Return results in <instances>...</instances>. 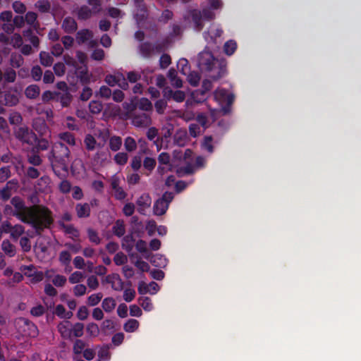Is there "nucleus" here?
Here are the masks:
<instances>
[{"label":"nucleus","instance_id":"obj_23","mask_svg":"<svg viewBox=\"0 0 361 361\" xmlns=\"http://www.w3.org/2000/svg\"><path fill=\"white\" fill-rule=\"evenodd\" d=\"M135 102L137 110L140 109L145 111L152 110V104L147 98L142 97L139 99H135Z\"/></svg>","mask_w":361,"mask_h":361},{"label":"nucleus","instance_id":"obj_24","mask_svg":"<svg viewBox=\"0 0 361 361\" xmlns=\"http://www.w3.org/2000/svg\"><path fill=\"white\" fill-rule=\"evenodd\" d=\"M92 37V32L87 29L79 30L76 34V40L78 44H83Z\"/></svg>","mask_w":361,"mask_h":361},{"label":"nucleus","instance_id":"obj_7","mask_svg":"<svg viewBox=\"0 0 361 361\" xmlns=\"http://www.w3.org/2000/svg\"><path fill=\"white\" fill-rule=\"evenodd\" d=\"M214 97L216 99L226 102V105L222 107V111L224 115L228 114L231 111V106L234 102V95L228 93L227 90L221 89L215 92Z\"/></svg>","mask_w":361,"mask_h":361},{"label":"nucleus","instance_id":"obj_22","mask_svg":"<svg viewBox=\"0 0 361 361\" xmlns=\"http://www.w3.org/2000/svg\"><path fill=\"white\" fill-rule=\"evenodd\" d=\"M40 89L37 85H30L25 88V94L27 98L30 99H36L39 97Z\"/></svg>","mask_w":361,"mask_h":361},{"label":"nucleus","instance_id":"obj_16","mask_svg":"<svg viewBox=\"0 0 361 361\" xmlns=\"http://www.w3.org/2000/svg\"><path fill=\"white\" fill-rule=\"evenodd\" d=\"M168 208L167 203L162 200L158 199L153 206L154 214L157 216H161L166 212Z\"/></svg>","mask_w":361,"mask_h":361},{"label":"nucleus","instance_id":"obj_13","mask_svg":"<svg viewBox=\"0 0 361 361\" xmlns=\"http://www.w3.org/2000/svg\"><path fill=\"white\" fill-rule=\"evenodd\" d=\"M134 4L139 13H136L137 20H142L147 17V10L144 0H134Z\"/></svg>","mask_w":361,"mask_h":361},{"label":"nucleus","instance_id":"obj_34","mask_svg":"<svg viewBox=\"0 0 361 361\" xmlns=\"http://www.w3.org/2000/svg\"><path fill=\"white\" fill-rule=\"evenodd\" d=\"M156 164L157 162L155 159L149 157L145 158L143 160V167L145 169L148 171V173H147V176H149L154 169Z\"/></svg>","mask_w":361,"mask_h":361},{"label":"nucleus","instance_id":"obj_37","mask_svg":"<svg viewBox=\"0 0 361 361\" xmlns=\"http://www.w3.org/2000/svg\"><path fill=\"white\" fill-rule=\"evenodd\" d=\"M109 148L114 151L116 152L120 149L122 145V139L119 136H112L109 140Z\"/></svg>","mask_w":361,"mask_h":361},{"label":"nucleus","instance_id":"obj_26","mask_svg":"<svg viewBox=\"0 0 361 361\" xmlns=\"http://www.w3.org/2000/svg\"><path fill=\"white\" fill-rule=\"evenodd\" d=\"M116 305V300L111 297L106 298L102 300V307L107 313L111 312L115 309Z\"/></svg>","mask_w":361,"mask_h":361},{"label":"nucleus","instance_id":"obj_17","mask_svg":"<svg viewBox=\"0 0 361 361\" xmlns=\"http://www.w3.org/2000/svg\"><path fill=\"white\" fill-rule=\"evenodd\" d=\"M32 127L40 135H45L49 131L47 123L42 119H35L33 121Z\"/></svg>","mask_w":361,"mask_h":361},{"label":"nucleus","instance_id":"obj_39","mask_svg":"<svg viewBox=\"0 0 361 361\" xmlns=\"http://www.w3.org/2000/svg\"><path fill=\"white\" fill-rule=\"evenodd\" d=\"M25 232V228L23 226L20 224H16L15 226H13L11 232V237L14 239L15 240H17L18 238Z\"/></svg>","mask_w":361,"mask_h":361},{"label":"nucleus","instance_id":"obj_41","mask_svg":"<svg viewBox=\"0 0 361 361\" xmlns=\"http://www.w3.org/2000/svg\"><path fill=\"white\" fill-rule=\"evenodd\" d=\"M124 147L127 152H131L137 149V143L133 137L128 136L124 140Z\"/></svg>","mask_w":361,"mask_h":361},{"label":"nucleus","instance_id":"obj_63","mask_svg":"<svg viewBox=\"0 0 361 361\" xmlns=\"http://www.w3.org/2000/svg\"><path fill=\"white\" fill-rule=\"evenodd\" d=\"M11 176L10 166H3L0 168V182L6 181Z\"/></svg>","mask_w":361,"mask_h":361},{"label":"nucleus","instance_id":"obj_25","mask_svg":"<svg viewBox=\"0 0 361 361\" xmlns=\"http://www.w3.org/2000/svg\"><path fill=\"white\" fill-rule=\"evenodd\" d=\"M59 225L66 234L72 235L75 238L79 237V231L73 224H66L62 221H59Z\"/></svg>","mask_w":361,"mask_h":361},{"label":"nucleus","instance_id":"obj_28","mask_svg":"<svg viewBox=\"0 0 361 361\" xmlns=\"http://www.w3.org/2000/svg\"><path fill=\"white\" fill-rule=\"evenodd\" d=\"M39 61L42 66L48 67L52 65L54 59L49 53L41 51L39 53Z\"/></svg>","mask_w":361,"mask_h":361},{"label":"nucleus","instance_id":"obj_30","mask_svg":"<svg viewBox=\"0 0 361 361\" xmlns=\"http://www.w3.org/2000/svg\"><path fill=\"white\" fill-rule=\"evenodd\" d=\"M139 327V322L135 319H128L123 325V329L126 332L132 333Z\"/></svg>","mask_w":361,"mask_h":361},{"label":"nucleus","instance_id":"obj_61","mask_svg":"<svg viewBox=\"0 0 361 361\" xmlns=\"http://www.w3.org/2000/svg\"><path fill=\"white\" fill-rule=\"evenodd\" d=\"M114 329V322L111 319H105L101 325V330L103 333H106L108 331H113Z\"/></svg>","mask_w":361,"mask_h":361},{"label":"nucleus","instance_id":"obj_10","mask_svg":"<svg viewBox=\"0 0 361 361\" xmlns=\"http://www.w3.org/2000/svg\"><path fill=\"white\" fill-rule=\"evenodd\" d=\"M139 53L145 59H150L154 54L153 44L149 42H142L138 47Z\"/></svg>","mask_w":361,"mask_h":361},{"label":"nucleus","instance_id":"obj_33","mask_svg":"<svg viewBox=\"0 0 361 361\" xmlns=\"http://www.w3.org/2000/svg\"><path fill=\"white\" fill-rule=\"evenodd\" d=\"M237 49V43L233 39L227 41L224 45V53L228 56H231Z\"/></svg>","mask_w":361,"mask_h":361},{"label":"nucleus","instance_id":"obj_9","mask_svg":"<svg viewBox=\"0 0 361 361\" xmlns=\"http://www.w3.org/2000/svg\"><path fill=\"white\" fill-rule=\"evenodd\" d=\"M131 118L133 124L136 127H147L151 123V118L146 113L136 112Z\"/></svg>","mask_w":361,"mask_h":361},{"label":"nucleus","instance_id":"obj_15","mask_svg":"<svg viewBox=\"0 0 361 361\" xmlns=\"http://www.w3.org/2000/svg\"><path fill=\"white\" fill-rule=\"evenodd\" d=\"M135 238L133 233L123 236L122 239L121 246L123 250L130 253L134 247Z\"/></svg>","mask_w":361,"mask_h":361},{"label":"nucleus","instance_id":"obj_36","mask_svg":"<svg viewBox=\"0 0 361 361\" xmlns=\"http://www.w3.org/2000/svg\"><path fill=\"white\" fill-rule=\"evenodd\" d=\"M103 109V104L98 100H92L89 104V110L92 114H99Z\"/></svg>","mask_w":361,"mask_h":361},{"label":"nucleus","instance_id":"obj_47","mask_svg":"<svg viewBox=\"0 0 361 361\" xmlns=\"http://www.w3.org/2000/svg\"><path fill=\"white\" fill-rule=\"evenodd\" d=\"M177 66L182 74L187 75L189 73L190 66L187 59H180L178 62Z\"/></svg>","mask_w":361,"mask_h":361},{"label":"nucleus","instance_id":"obj_21","mask_svg":"<svg viewBox=\"0 0 361 361\" xmlns=\"http://www.w3.org/2000/svg\"><path fill=\"white\" fill-rule=\"evenodd\" d=\"M191 17L196 30L200 31L203 27L201 11L196 9L191 11Z\"/></svg>","mask_w":361,"mask_h":361},{"label":"nucleus","instance_id":"obj_59","mask_svg":"<svg viewBox=\"0 0 361 361\" xmlns=\"http://www.w3.org/2000/svg\"><path fill=\"white\" fill-rule=\"evenodd\" d=\"M171 63V56L167 54H163L159 59V66L162 69L166 68Z\"/></svg>","mask_w":361,"mask_h":361},{"label":"nucleus","instance_id":"obj_12","mask_svg":"<svg viewBox=\"0 0 361 361\" xmlns=\"http://www.w3.org/2000/svg\"><path fill=\"white\" fill-rule=\"evenodd\" d=\"M70 322L68 321L60 322L57 326L58 331L63 339H71L72 336V330L69 327Z\"/></svg>","mask_w":361,"mask_h":361},{"label":"nucleus","instance_id":"obj_5","mask_svg":"<svg viewBox=\"0 0 361 361\" xmlns=\"http://www.w3.org/2000/svg\"><path fill=\"white\" fill-rule=\"evenodd\" d=\"M16 137L20 141L29 145H34L37 141L36 134L27 127H20L16 131Z\"/></svg>","mask_w":361,"mask_h":361},{"label":"nucleus","instance_id":"obj_54","mask_svg":"<svg viewBox=\"0 0 361 361\" xmlns=\"http://www.w3.org/2000/svg\"><path fill=\"white\" fill-rule=\"evenodd\" d=\"M128 156L126 152H118L114 158V161L121 166L125 165L128 162Z\"/></svg>","mask_w":361,"mask_h":361},{"label":"nucleus","instance_id":"obj_44","mask_svg":"<svg viewBox=\"0 0 361 361\" xmlns=\"http://www.w3.org/2000/svg\"><path fill=\"white\" fill-rule=\"evenodd\" d=\"M84 143L88 151H92L95 149L97 140L92 135L88 134L85 137Z\"/></svg>","mask_w":361,"mask_h":361},{"label":"nucleus","instance_id":"obj_31","mask_svg":"<svg viewBox=\"0 0 361 361\" xmlns=\"http://www.w3.org/2000/svg\"><path fill=\"white\" fill-rule=\"evenodd\" d=\"M35 6L41 13H49L51 9V4L48 0H39Z\"/></svg>","mask_w":361,"mask_h":361},{"label":"nucleus","instance_id":"obj_35","mask_svg":"<svg viewBox=\"0 0 361 361\" xmlns=\"http://www.w3.org/2000/svg\"><path fill=\"white\" fill-rule=\"evenodd\" d=\"M23 36L30 42L34 47H38L39 44V39L37 36L33 35V32L30 29L25 30L23 32Z\"/></svg>","mask_w":361,"mask_h":361},{"label":"nucleus","instance_id":"obj_18","mask_svg":"<svg viewBox=\"0 0 361 361\" xmlns=\"http://www.w3.org/2000/svg\"><path fill=\"white\" fill-rule=\"evenodd\" d=\"M112 232L118 238L124 235L126 233V226L123 220L118 219L116 221L114 225L112 227Z\"/></svg>","mask_w":361,"mask_h":361},{"label":"nucleus","instance_id":"obj_43","mask_svg":"<svg viewBox=\"0 0 361 361\" xmlns=\"http://www.w3.org/2000/svg\"><path fill=\"white\" fill-rule=\"evenodd\" d=\"M186 134L183 132H177L173 136L174 143L179 146L183 147L186 143Z\"/></svg>","mask_w":361,"mask_h":361},{"label":"nucleus","instance_id":"obj_60","mask_svg":"<svg viewBox=\"0 0 361 361\" xmlns=\"http://www.w3.org/2000/svg\"><path fill=\"white\" fill-rule=\"evenodd\" d=\"M64 178H62L63 180L60 183L59 185V189L61 191V192L63 194H67L71 190V184L68 180H66Z\"/></svg>","mask_w":361,"mask_h":361},{"label":"nucleus","instance_id":"obj_11","mask_svg":"<svg viewBox=\"0 0 361 361\" xmlns=\"http://www.w3.org/2000/svg\"><path fill=\"white\" fill-rule=\"evenodd\" d=\"M75 212L78 218H87L90 216V205L88 203H78L75 205Z\"/></svg>","mask_w":361,"mask_h":361},{"label":"nucleus","instance_id":"obj_6","mask_svg":"<svg viewBox=\"0 0 361 361\" xmlns=\"http://www.w3.org/2000/svg\"><path fill=\"white\" fill-rule=\"evenodd\" d=\"M19 102L18 93L15 89L0 92V104L7 106H13Z\"/></svg>","mask_w":361,"mask_h":361},{"label":"nucleus","instance_id":"obj_20","mask_svg":"<svg viewBox=\"0 0 361 361\" xmlns=\"http://www.w3.org/2000/svg\"><path fill=\"white\" fill-rule=\"evenodd\" d=\"M1 249L9 257H13L16 254L15 245H13L8 240H3L1 243Z\"/></svg>","mask_w":361,"mask_h":361},{"label":"nucleus","instance_id":"obj_46","mask_svg":"<svg viewBox=\"0 0 361 361\" xmlns=\"http://www.w3.org/2000/svg\"><path fill=\"white\" fill-rule=\"evenodd\" d=\"M59 259L61 264L68 267L71 261V255L68 251L63 250L59 254Z\"/></svg>","mask_w":361,"mask_h":361},{"label":"nucleus","instance_id":"obj_38","mask_svg":"<svg viewBox=\"0 0 361 361\" xmlns=\"http://www.w3.org/2000/svg\"><path fill=\"white\" fill-rule=\"evenodd\" d=\"M92 13L94 11H92L88 6H82L78 11V16L79 19L87 20L91 17Z\"/></svg>","mask_w":361,"mask_h":361},{"label":"nucleus","instance_id":"obj_4","mask_svg":"<svg viewBox=\"0 0 361 361\" xmlns=\"http://www.w3.org/2000/svg\"><path fill=\"white\" fill-rule=\"evenodd\" d=\"M19 328L22 329V334L25 336L35 338L39 334L38 328L35 324L27 318L20 317L18 321Z\"/></svg>","mask_w":361,"mask_h":361},{"label":"nucleus","instance_id":"obj_58","mask_svg":"<svg viewBox=\"0 0 361 361\" xmlns=\"http://www.w3.org/2000/svg\"><path fill=\"white\" fill-rule=\"evenodd\" d=\"M127 261V256L121 252L116 253L114 257V262L118 266L125 264Z\"/></svg>","mask_w":361,"mask_h":361},{"label":"nucleus","instance_id":"obj_27","mask_svg":"<svg viewBox=\"0 0 361 361\" xmlns=\"http://www.w3.org/2000/svg\"><path fill=\"white\" fill-rule=\"evenodd\" d=\"M123 107L126 111V116L132 117L137 112V106L135 99H132L130 102L123 103Z\"/></svg>","mask_w":361,"mask_h":361},{"label":"nucleus","instance_id":"obj_48","mask_svg":"<svg viewBox=\"0 0 361 361\" xmlns=\"http://www.w3.org/2000/svg\"><path fill=\"white\" fill-rule=\"evenodd\" d=\"M71 330L72 334H73L75 337H82L84 334V324L80 322H77L73 326Z\"/></svg>","mask_w":361,"mask_h":361},{"label":"nucleus","instance_id":"obj_32","mask_svg":"<svg viewBox=\"0 0 361 361\" xmlns=\"http://www.w3.org/2000/svg\"><path fill=\"white\" fill-rule=\"evenodd\" d=\"M32 147L33 151H36L37 152H38L39 151L47 150L49 147V143L48 140L45 138H37L36 144L32 145Z\"/></svg>","mask_w":361,"mask_h":361},{"label":"nucleus","instance_id":"obj_50","mask_svg":"<svg viewBox=\"0 0 361 361\" xmlns=\"http://www.w3.org/2000/svg\"><path fill=\"white\" fill-rule=\"evenodd\" d=\"M86 343L81 339H76L73 343V351L74 354L79 355L85 349Z\"/></svg>","mask_w":361,"mask_h":361},{"label":"nucleus","instance_id":"obj_49","mask_svg":"<svg viewBox=\"0 0 361 361\" xmlns=\"http://www.w3.org/2000/svg\"><path fill=\"white\" fill-rule=\"evenodd\" d=\"M51 180L48 176H42L38 180L37 183V186L38 187L39 190L44 191L47 189V188L50 184Z\"/></svg>","mask_w":361,"mask_h":361},{"label":"nucleus","instance_id":"obj_19","mask_svg":"<svg viewBox=\"0 0 361 361\" xmlns=\"http://www.w3.org/2000/svg\"><path fill=\"white\" fill-rule=\"evenodd\" d=\"M56 100L60 102L63 107H67L71 102L72 96L68 91L57 92Z\"/></svg>","mask_w":361,"mask_h":361},{"label":"nucleus","instance_id":"obj_1","mask_svg":"<svg viewBox=\"0 0 361 361\" xmlns=\"http://www.w3.org/2000/svg\"><path fill=\"white\" fill-rule=\"evenodd\" d=\"M12 207L6 204L4 212L10 213L24 224L30 225L37 234L40 235L46 228H49L54 223L52 212L44 205H25L19 196H14L11 200Z\"/></svg>","mask_w":361,"mask_h":361},{"label":"nucleus","instance_id":"obj_55","mask_svg":"<svg viewBox=\"0 0 361 361\" xmlns=\"http://www.w3.org/2000/svg\"><path fill=\"white\" fill-rule=\"evenodd\" d=\"M36 151H33L32 153L27 155L28 162L33 166H39L42 160L39 154L35 153Z\"/></svg>","mask_w":361,"mask_h":361},{"label":"nucleus","instance_id":"obj_45","mask_svg":"<svg viewBox=\"0 0 361 361\" xmlns=\"http://www.w3.org/2000/svg\"><path fill=\"white\" fill-rule=\"evenodd\" d=\"M11 183V181H8L6 186L0 190V197L3 201L8 200L11 197V188L8 185Z\"/></svg>","mask_w":361,"mask_h":361},{"label":"nucleus","instance_id":"obj_53","mask_svg":"<svg viewBox=\"0 0 361 361\" xmlns=\"http://www.w3.org/2000/svg\"><path fill=\"white\" fill-rule=\"evenodd\" d=\"M3 78L6 82H13L16 78V73L13 69L8 68L3 74Z\"/></svg>","mask_w":361,"mask_h":361},{"label":"nucleus","instance_id":"obj_62","mask_svg":"<svg viewBox=\"0 0 361 361\" xmlns=\"http://www.w3.org/2000/svg\"><path fill=\"white\" fill-rule=\"evenodd\" d=\"M31 75L34 80L39 81L42 76V70L39 66H35L31 69Z\"/></svg>","mask_w":361,"mask_h":361},{"label":"nucleus","instance_id":"obj_29","mask_svg":"<svg viewBox=\"0 0 361 361\" xmlns=\"http://www.w3.org/2000/svg\"><path fill=\"white\" fill-rule=\"evenodd\" d=\"M59 137L69 145L74 146L75 145V136L70 132L61 133L59 135Z\"/></svg>","mask_w":361,"mask_h":361},{"label":"nucleus","instance_id":"obj_52","mask_svg":"<svg viewBox=\"0 0 361 361\" xmlns=\"http://www.w3.org/2000/svg\"><path fill=\"white\" fill-rule=\"evenodd\" d=\"M139 304L146 311H151L153 308L151 299L148 297H140L138 300Z\"/></svg>","mask_w":361,"mask_h":361},{"label":"nucleus","instance_id":"obj_51","mask_svg":"<svg viewBox=\"0 0 361 361\" xmlns=\"http://www.w3.org/2000/svg\"><path fill=\"white\" fill-rule=\"evenodd\" d=\"M167 101L166 99H160L154 103V108L156 109V111L159 114H163L166 110V108L167 106Z\"/></svg>","mask_w":361,"mask_h":361},{"label":"nucleus","instance_id":"obj_3","mask_svg":"<svg viewBox=\"0 0 361 361\" xmlns=\"http://www.w3.org/2000/svg\"><path fill=\"white\" fill-rule=\"evenodd\" d=\"M49 159L54 173L59 178H66L68 173L71 152L61 142H55L50 152Z\"/></svg>","mask_w":361,"mask_h":361},{"label":"nucleus","instance_id":"obj_14","mask_svg":"<svg viewBox=\"0 0 361 361\" xmlns=\"http://www.w3.org/2000/svg\"><path fill=\"white\" fill-rule=\"evenodd\" d=\"M62 27L66 33L71 34L77 30L78 25L73 18L67 17L63 21Z\"/></svg>","mask_w":361,"mask_h":361},{"label":"nucleus","instance_id":"obj_57","mask_svg":"<svg viewBox=\"0 0 361 361\" xmlns=\"http://www.w3.org/2000/svg\"><path fill=\"white\" fill-rule=\"evenodd\" d=\"M213 138L211 135L205 136L204 141L202 144V147L208 152L212 153L214 152V146L212 145Z\"/></svg>","mask_w":361,"mask_h":361},{"label":"nucleus","instance_id":"obj_40","mask_svg":"<svg viewBox=\"0 0 361 361\" xmlns=\"http://www.w3.org/2000/svg\"><path fill=\"white\" fill-rule=\"evenodd\" d=\"M102 297L103 294L102 293L92 294L87 298V303L89 306H96L102 300Z\"/></svg>","mask_w":361,"mask_h":361},{"label":"nucleus","instance_id":"obj_42","mask_svg":"<svg viewBox=\"0 0 361 361\" xmlns=\"http://www.w3.org/2000/svg\"><path fill=\"white\" fill-rule=\"evenodd\" d=\"M86 331L91 337H97L99 334V326L94 323H89L86 326Z\"/></svg>","mask_w":361,"mask_h":361},{"label":"nucleus","instance_id":"obj_64","mask_svg":"<svg viewBox=\"0 0 361 361\" xmlns=\"http://www.w3.org/2000/svg\"><path fill=\"white\" fill-rule=\"evenodd\" d=\"M142 166V157L140 155L135 156L131 161L130 166L133 171H138Z\"/></svg>","mask_w":361,"mask_h":361},{"label":"nucleus","instance_id":"obj_2","mask_svg":"<svg viewBox=\"0 0 361 361\" xmlns=\"http://www.w3.org/2000/svg\"><path fill=\"white\" fill-rule=\"evenodd\" d=\"M197 66L202 71L208 72L214 80L221 78L226 72V62L216 59L207 47L199 53Z\"/></svg>","mask_w":361,"mask_h":361},{"label":"nucleus","instance_id":"obj_56","mask_svg":"<svg viewBox=\"0 0 361 361\" xmlns=\"http://www.w3.org/2000/svg\"><path fill=\"white\" fill-rule=\"evenodd\" d=\"M200 76L197 73L191 72L188 75V81L192 87H197L200 82Z\"/></svg>","mask_w":361,"mask_h":361},{"label":"nucleus","instance_id":"obj_8","mask_svg":"<svg viewBox=\"0 0 361 361\" xmlns=\"http://www.w3.org/2000/svg\"><path fill=\"white\" fill-rule=\"evenodd\" d=\"M152 198L148 193L142 194L137 200V212L142 215L145 214V210L150 207Z\"/></svg>","mask_w":361,"mask_h":361}]
</instances>
